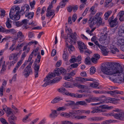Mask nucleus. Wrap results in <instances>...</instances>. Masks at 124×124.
<instances>
[{"label":"nucleus","instance_id":"f257e3e1","mask_svg":"<svg viewBox=\"0 0 124 124\" xmlns=\"http://www.w3.org/2000/svg\"><path fill=\"white\" fill-rule=\"evenodd\" d=\"M119 64L116 63H106L102 64L101 70L104 74L107 75L116 74L118 75L122 74L121 67L118 68L114 66V65Z\"/></svg>","mask_w":124,"mask_h":124},{"label":"nucleus","instance_id":"f03ea898","mask_svg":"<svg viewBox=\"0 0 124 124\" xmlns=\"http://www.w3.org/2000/svg\"><path fill=\"white\" fill-rule=\"evenodd\" d=\"M59 69H58L55 70L54 73H49L45 78L44 81L45 83L42 85L43 87H45L47 85L51 84L57 83L62 78L61 77H59L52 79L56 75L58 76L60 74Z\"/></svg>","mask_w":124,"mask_h":124},{"label":"nucleus","instance_id":"7ed1b4c3","mask_svg":"<svg viewBox=\"0 0 124 124\" xmlns=\"http://www.w3.org/2000/svg\"><path fill=\"white\" fill-rule=\"evenodd\" d=\"M102 14L101 12H98L96 14L93 18H90L88 21V22L89 23L91 27H92V26L96 24L97 20L101 18L100 17V16Z\"/></svg>","mask_w":124,"mask_h":124},{"label":"nucleus","instance_id":"20e7f679","mask_svg":"<svg viewBox=\"0 0 124 124\" xmlns=\"http://www.w3.org/2000/svg\"><path fill=\"white\" fill-rule=\"evenodd\" d=\"M114 16H112L111 17H110L108 20L110 27H113L115 26H117L118 25V22L117 21V19L116 18L114 20Z\"/></svg>","mask_w":124,"mask_h":124},{"label":"nucleus","instance_id":"39448f33","mask_svg":"<svg viewBox=\"0 0 124 124\" xmlns=\"http://www.w3.org/2000/svg\"><path fill=\"white\" fill-rule=\"evenodd\" d=\"M69 35L68 40L69 43L72 45L75 44L76 42L77 38L75 34L73 33L68 34Z\"/></svg>","mask_w":124,"mask_h":124},{"label":"nucleus","instance_id":"423d86ee","mask_svg":"<svg viewBox=\"0 0 124 124\" xmlns=\"http://www.w3.org/2000/svg\"><path fill=\"white\" fill-rule=\"evenodd\" d=\"M120 99H115L114 98H105L102 101L103 103H112L113 104H116L117 103L118 101H120Z\"/></svg>","mask_w":124,"mask_h":124},{"label":"nucleus","instance_id":"0eeeda50","mask_svg":"<svg viewBox=\"0 0 124 124\" xmlns=\"http://www.w3.org/2000/svg\"><path fill=\"white\" fill-rule=\"evenodd\" d=\"M66 95L67 96H70L71 97H75L77 98H82L83 96H89V95L79 94L78 93H69L67 92Z\"/></svg>","mask_w":124,"mask_h":124},{"label":"nucleus","instance_id":"6e6552de","mask_svg":"<svg viewBox=\"0 0 124 124\" xmlns=\"http://www.w3.org/2000/svg\"><path fill=\"white\" fill-rule=\"evenodd\" d=\"M115 118L120 120H124V112L121 111L115 113Z\"/></svg>","mask_w":124,"mask_h":124},{"label":"nucleus","instance_id":"1a4fd4ad","mask_svg":"<svg viewBox=\"0 0 124 124\" xmlns=\"http://www.w3.org/2000/svg\"><path fill=\"white\" fill-rule=\"evenodd\" d=\"M30 9L29 6H28L26 9L25 11V17H27L28 19H30L33 18L34 15V13L33 12H29Z\"/></svg>","mask_w":124,"mask_h":124},{"label":"nucleus","instance_id":"9d476101","mask_svg":"<svg viewBox=\"0 0 124 124\" xmlns=\"http://www.w3.org/2000/svg\"><path fill=\"white\" fill-rule=\"evenodd\" d=\"M121 69L122 70V74H119V75H116V74H109L108 75H109V76H108L109 79L110 80H111L112 81H113L114 82H117V80L116 79H115L114 78V77L115 76H119L122 75L124 74V67L123 68L121 67Z\"/></svg>","mask_w":124,"mask_h":124},{"label":"nucleus","instance_id":"9b49d317","mask_svg":"<svg viewBox=\"0 0 124 124\" xmlns=\"http://www.w3.org/2000/svg\"><path fill=\"white\" fill-rule=\"evenodd\" d=\"M78 44V48L81 53L84 52V49H86V47L85 44L80 41H77Z\"/></svg>","mask_w":124,"mask_h":124},{"label":"nucleus","instance_id":"f8f14e48","mask_svg":"<svg viewBox=\"0 0 124 124\" xmlns=\"http://www.w3.org/2000/svg\"><path fill=\"white\" fill-rule=\"evenodd\" d=\"M32 71L31 68L27 66L24 70L23 74L25 77H27L29 76Z\"/></svg>","mask_w":124,"mask_h":124},{"label":"nucleus","instance_id":"ddd939ff","mask_svg":"<svg viewBox=\"0 0 124 124\" xmlns=\"http://www.w3.org/2000/svg\"><path fill=\"white\" fill-rule=\"evenodd\" d=\"M75 113L74 112H70L69 114L66 112H62L60 114V116L62 117L65 118H69L71 116H74V114Z\"/></svg>","mask_w":124,"mask_h":124},{"label":"nucleus","instance_id":"4468645a","mask_svg":"<svg viewBox=\"0 0 124 124\" xmlns=\"http://www.w3.org/2000/svg\"><path fill=\"white\" fill-rule=\"evenodd\" d=\"M37 63H38V62L35 61L33 66H34V69L35 72V78L37 77L38 76V71L39 70V66L37 64Z\"/></svg>","mask_w":124,"mask_h":124},{"label":"nucleus","instance_id":"2eb2a0df","mask_svg":"<svg viewBox=\"0 0 124 124\" xmlns=\"http://www.w3.org/2000/svg\"><path fill=\"white\" fill-rule=\"evenodd\" d=\"M108 93L110 94V95L113 96H115L116 94H123V92L121 91H118L117 90H114L113 91H110L107 92Z\"/></svg>","mask_w":124,"mask_h":124},{"label":"nucleus","instance_id":"dca6fc26","mask_svg":"<svg viewBox=\"0 0 124 124\" xmlns=\"http://www.w3.org/2000/svg\"><path fill=\"white\" fill-rule=\"evenodd\" d=\"M119 36L124 37V26L120 27L118 31Z\"/></svg>","mask_w":124,"mask_h":124},{"label":"nucleus","instance_id":"f3484780","mask_svg":"<svg viewBox=\"0 0 124 124\" xmlns=\"http://www.w3.org/2000/svg\"><path fill=\"white\" fill-rule=\"evenodd\" d=\"M46 17L50 18L53 15L52 18H53L54 16L55 15V10H46Z\"/></svg>","mask_w":124,"mask_h":124},{"label":"nucleus","instance_id":"a211bd4d","mask_svg":"<svg viewBox=\"0 0 124 124\" xmlns=\"http://www.w3.org/2000/svg\"><path fill=\"white\" fill-rule=\"evenodd\" d=\"M17 38H16V40H17L19 39L20 41V42L23 40L24 36L21 31L18 32L17 33Z\"/></svg>","mask_w":124,"mask_h":124},{"label":"nucleus","instance_id":"6ab92c4d","mask_svg":"<svg viewBox=\"0 0 124 124\" xmlns=\"http://www.w3.org/2000/svg\"><path fill=\"white\" fill-rule=\"evenodd\" d=\"M18 14V12L17 11L15 15L12 16L11 17H10L11 19L14 21L18 20L20 18V16Z\"/></svg>","mask_w":124,"mask_h":124},{"label":"nucleus","instance_id":"aec40b11","mask_svg":"<svg viewBox=\"0 0 124 124\" xmlns=\"http://www.w3.org/2000/svg\"><path fill=\"white\" fill-rule=\"evenodd\" d=\"M100 48L101 50L102 54L103 55H108L109 51H108V49L106 47L101 46Z\"/></svg>","mask_w":124,"mask_h":124},{"label":"nucleus","instance_id":"412c9836","mask_svg":"<svg viewBox=\"0 0 124 124\" xmlns=\"http://www.w3.org/2000/svg\"><path fill=\"white\" fill-rule=\"evenodd\" d=\"M57 116V112L56 110H52L51 113L49 115L50 117L52 118H54L56 117Z\"/></svg>","mask_w":124,"mask_h":124},{"label":"nucleus","instance_id":"4be33fe9","mask_svg":"<svg viewBox=\"0 0 124 124\" xmlns=\"http://www.w3.org/2000/svg\"><path fill=\"white\" fill-rule=\"evenodd\" d=\"M18 54L19 53H15L10 54L9 57V59L17 60V56Z\"/></svg>","mask_w":124,"mask_h":124},{"label":"nucleus","instance_id":"5701e85b","mask_svg":"<svg viewBox=\"0 0 124 124\" xmlns=\"http://www.w3.org/2000/svg\"><path fill=\"white\" fill-rule=\"evenodd\" d=\"M107 38V36L106 35L104 34L103 35L101 36L99 39L100 43L102 44H104L105 43V41Z\"/></svg>","mask_w":124,"mask_h":124},{"label":"nucleus","instance_id":"b1692460","mask_svg":"<svg viewBox=\"0 0 124 124\" xmlns=\"http://www.w3.org/2000/svg\"><path fill=\"white\" fill-rule=\"evenodd\" d=\"M93 110L91 111V113H101L104 112V111L102 109L98 108V107H95L93 108H92Z\"/></svg>","mask_w":124,"mask_h":124},{"label":"nucleus","instance_id":"393cba45","mask_svg":"<svg viewBox=\"0 0 124 124\" xmlns=\"http://www.w3.org/2000/svg\"><path fill=\"white\" fill-rule=\"evenodd\" d=\"M112 0H106L105 2V7H111L113 5V3H111Z\"/></svg>","mask_w":124,"mask_h":124},{"label":"nucleus","instance_id":"a878e982","mask_svg":"<svg viewBox=\"0 0 124 124\" xmlns=\"http://www.w3.org/2000/svg\"><path fill=\"white\" fill-rule=\"evenodd\" d=\"M87 105V104L84 101H77L75 103V105H83L86 106Z\"/></svg>","mask_w":124,"mask_h":124},{"label":"nucleus","instance_id":"bb28decb","mask_svg":"<svg viewBox=\"0 0 124 124\" xmlns=\"http://www.w3.org/2000/svg\"><path fill=\"white\" fill-rule=\"evenodd\" d=\"M117 44L119 46L124 45V39L123 38H118L117 39Z\"/></svg>","mask_w":124,"mask_h":124},{"label":"nucleus","instance_id":"cd10ccee","mask_svg":"<svg viewBox=\"0 0 124 124\" xmlns=\"http://www.w3.org/2000/svg\"><path fill=\"white\" fill-rule=\"evenodd\" d=\"M60 93H62L64 95H66L67 92V91L66 90L65 88L63 87L60 88L57 90Z\"/></svg>","mask_w":124,"mask_h":124},{"label":"nucleus","instance_id":"c85d7f7f","mask_svg":"<svg viewBox=\"0 0 124 124\" xmlns=\"http://www.w3.org/2000/svg\"><path fill=\"white\" fill-rule=\"evenodd\" d=\"M63 100V98L60 97H57L55 98L51 101L52 103H55L58 102L59 101Z\"/></svg>","mask_w":124,"mask_h":124},{"label":"nucleus","instance_id":"c756f323","mask_svg":"<svg viewBox=\"0 0 124 124\" xmlns=\"http://www.w3.org/2000/svg\"><path fill=\"white\" fill-rule=\"evenodd\" d=\"M28 6H29L28 5H26L24 6H22L21 8V9L20 10V14L22 15H23L25 13V11L26 9Z\"/></svg>","mask_w":124,"mask_h":124},{"label":"nucleus","instance_id":"7c9ffc66","mask_svg":"<svg viewBox=\"0 0 124 124\" xmlns=\"http://www.w3.org/2000/svg\"><path fill=\"white\" fill-rule=\"evenodd\" d=\"M63 58L65 61H67L68 58V55L66 50H64L63 55Z\"/></svg>","mask_w":124,"mask_h":124},{"label":"nucleus","instance_id":"2f4dec72","mask_svg":"<svg viewBox=\"0 0 124 124\" xmlns=\"http://www.w3.org/2000/svg\"><path fill=\"white\" fill-rule=\"evenodd\" d=\"M7 82L6 81H4L2 83V85L1 86L0 89V95L2 96L3 95V85H6Z\"/></svg>","mask_w":124,"mask_h":124},{"label":"nucleus","instance_id":"473e14b6","mask_svg":"<svg viewBox=\"0 0 124 124\" xmlns=\"http://www.w3.org/2000/svg\"><path fill=\"white\" fill-rule=\"evenodd\" d=\"M11 23V21L9 18H7V21L6 24L7 27L8 28H10L12 27L10 23Z\"/></svg>","mask_w":124,"mask_h":124},{"label":"nucleus","instance_id":"72a5a7b5","mask_svg":"<svg viewBox=\"0 0 124 124\" xmlns=\"http://www.w3.org/2000/svg\"><path fill=\"white\" fill-rule=\"evenodd\" d=\"M39 48L38 47H37L35 50H33L31 52L32 54H34L35 56L37 55L38 58H39Z\"/></svg>","mask_w":124,"mask_h":124},{"label":"nucleus","instance_id":"f704fd0d","mask_svg":"<svg viewBox=\"0 0 124 124\" xmlns=\"http://www.w3.org/2000/svg\"><path fill=\"white\" fill-rule=\"evenodd\" d=\"M112 11H108L106 12L104 14L105 19L106 20L108 19L109 15L112 13Z\"/></svg>","mask_w":124,"mask_h":124},{"label":"nucleus","instance_id":"c9c22d12","mask_svg":"<svg viewBox=\"0 0 124 124\" xmlns=\"http://www.w3.org/2000/svg\"><path fill=\"white\" fill-rule=\"evenodd\" d=\"M68 103L66 104V105L67 106H72L74 105H75V103L74 101H67Z\"/></svg>","mask_w":124,"mask_h":124},{"label":"nucleus","instance_id":"e433bc0d","mask_svg":"<svg viewBox=\"0 0 124 124\" xmlns=\"http://www.w3.org/2000/svg\"><path fill=\"white\" fill-rule=\"evenodd\" d=\"M91 60L90 57L88 56L85 58V63L87 65H89L91 63Z\"/></svg>","mask_w":124,"mask_h":124},{"label":"nucleus","instance_id":"4c0bfd02","mask_svg":"<svg viewBox=\"0 0 124 124\" xmlns=\"http://www.w3.org/2000/svg\"><path fill=\"white\" fill-rule=\"evenodd\" d=\"M63 78L64 79L67 81H70L72 80V78L71 77V76H70V74L69 73L65 76Z\"/></svg>","mask_w":124,"mask_h":124},{"label":"nucleus","instance_id":"58836bf2","mask_svg":"<svg viewBox=\"0 0 124 124\" xmlns=\"http://www.w3.org/2000/svg\"><path fill=\"white\" fill-rule=\"evenodd\" d=\"M16 9L15 8H12L10 10V11L9 13V16L11 17L12 16H13L15 15V14L16 13Z\"/></svg>","mask_w":124,"mask_h":124},{"label":"nucleus","instance_id":"ea45409f","mask_svg":"<svg viewBox=\"0 0 124 124\" xmlns=\"http://www.w3.org/2000/svg\"><path fill=\"white\" fill-rule=\"evenodd\" d=\"M119 51V50L117 49L116 47H113L110 48V52L113 54H116V52H118Z\"/></svg>","mask_w":124,"mask_h":124},{"label":"nucleus","instance_id":"a19ab883","mask_svg":"<svg viewBox=\"0 0 124 124\" xmlns=\"http://www.w3.org/2000/svg\"><path fill=\"white\" fill-rule=\"evenodd\" d=\"M5 32L7 33H10L13 34L15 33L16 32V31L14 29H12L8 30H5Z\"/></svg>","mask_w":124,"mask_h":124},{"label":"nucleus","instance_id":"79ce46f5","mask_svg":"<svg viewBox=\"0 0 124 124\" xmlns=\"http://www.w3.org/2000/svg\"><path fill=\"white\" fill-rule=\"evenodd\" d=\"M68 1V0H62V1L60 3V6L61 8L64 7L66 4V2Z\"/></svg>","mask_w":124,"mask_h":124},{"label":"nucleus","instance_id":"37998d69","mask_svg":"<svg viewBox=\"0 0 124 124\" xmlns=\"http://www.w3.org/2000/svg\"><path fill=\"white\" fill-rule=\"evenodd\" d=\"M73 116L75 117V118L76 119H85L86 118V116H75V115H74V116Z\"/></svg>","mask_w":124,"mask_h":124},{"label":"nucleus","instance_id":"c03bdc74","mask_svg":"<svg viewBox=\"0 0 124 124\" xmlns=\"http://www.w3.org/2000/svg\"><path fill=\"white\" fill-rule=\"evenodd\" d=\"M63 86L66 88H73V86L72 85H70L68 82H65L63 84Z\"/></svg>","mask_w":124,"mask_h":124},{"label":"nucleus","instance_id":"a18cd8bd","mask_svg":"<svg viewBox=\"0 0 124 124\" xmlns=\"http://www.w3.org/2000/svg\"><path fill=\"white\" fill-rule=\"evenodd\" d=\"M96 70L95 68L94 67H91L90 69V74L91 75L93 74L95 72Z\"/></svg>","mask_w":124,"mask_h":124},{"label":"nucleus","instance_id":"49530a36","mask_svg":"<svg viewBox=\"0 0 124 124\" xmlns=\"http://www.w3.org/2000/svg\"><path fill=\"white\" fill-rule=\"evenodd\" d=\"M99 85V84L97 82L93 83H92L90 84V85L91 87L93 88H96Z\"/></svg>","mask_w":124,"mask_h":124},{"label":"nucleus","instance_id":"de8ad7c7","mask_svg":"<svg viewBox=\"0 0 124 124\" xmlns=\"http://www.w3.org/2000/svg\"><path fill=\"white\" fill-rule=\"evenodd\" d=\"M102 19L101 18L96 20V23L98 26H100V25H103V23H102Z\"/></svg>","mask_w":124,"mask_h":124},{"label":"nucleus","instance_id":"09e8293b","mask_svg":"<svg viewBox=\"0 0 124 124\" xmlns=\"http://www.w3.org/2000/svg\"><path fill=\"white\" fill-rule=\"evenodd\" d=\"M9 121L10 120L11 121H16L17 120L16 117L14 115H12L10 116L9 117Z\"/></svg>","mask_w":124,"mask_h":124},{"label":"nucleus","instance_id":"8fccbe9b","mask_svg":"<svg viewBox=\"0 0 124 124\" xmlns=\"http://www.w3.org/2000/svg\"><path fill=\"white\" fill-rule=\"evenodd\" d=\"M115 113H105L103 114L104 116H113L114 118H115Z\"/></svg>","mask_w":124,"mask_h":124},{"label":"nucleus","instance_id":"3c124183","mask_svg":"<svg viewBox=\"0 0 124 124\" xmlns=\"http://www.w3.org/2000/svg\"><path fill=\"white\" fill-rule=\"evenodd\" d=\"M62 124H72V123L71 121L67 120H64L61 122Z\"/></svg>","mask_w":124,"mask_h":124},{"label":"nucleus","instance_id":"603ef678","mask_svg":"<svg viewBox=\"0 0 124 124\" xmlns=\"http://www.w3.org/2000/svg\"><path fill=\"white\" fill-rule=\"evenodd\" d=\"M59 69L60 73H61L62 75H64L66 73V70L63 68H61Z\"/></svg>","mask_w":124,"mask_h":124},{"label":"nucleus","instance_id":"864d4df0","mask_svg":"<svg viewBox=\"0 0 124 124\" xmlns=\"http://www.w3.org/2000/svg\"><path fill=\"white\" fill-rule=\"evenodd\" d=\"M66 109V108L64 106L59 107L57 108L56 109L57 111H64Z\"/></svg>","mask_w":124,"mask_h":124},{"label":"nucleus","instance_id":"5fc2aeb1","mask_svg":"<svg viewBox=\"0 0 124 124\" xmlns=\"http://www.w3.org/2000/svg\"><path fill=\"white\" fill-rule=\"evenodd\" d=\"M28 118L26 116L23 118L22 119V121L24 123H26L29 122L30 120L28 119Z\"/></svg>","mask_w":124,"mask_h":124},{"label":"nucleus","instance_id":"6e6d98bb","mask_svg":"<svg viewBox=\"0 0 124 124\" xmlns=\"http://www.w3.org/2000/svg\"><path fill=\"white\" fill-rule=\"evenodd\" d=\"M6 67L5 65V62L4 61L2 65V68L1 71V72H2V71H4L6 69Z\"/></svg>","mask_w":124,"mask_h":124},{"label":"nucleus","instance_id":"4d7b16f0","mask_svg":"<svg viewBox=\"0 0 124 124\" xmlns=\"http://www.w3.org/2000/svg\"><path fill=\"white\" fill-rule=\"evenodd\" d=\"M5 112L9 115H11L12 114V112L11 111V109L10 108H8Z\"/></svg>","mask_w":124,"mask_h":124},{"label":"nucleus","instance_id":"13d9d810","mask_svg":"<svg viewBox=\"0 0 124 124\" xmlns=\"http://www.w3.org/2000/svg\"><path fill=\"white\" fill-rule=\"evenodd\" d=\"M78 87L80 88H84L85 89H87L88 88V87L87 86L81 85H79V86H78Z\"/></svg>","mask_w":124,"mask_h":124},{"label":"nucleus","instance_id":"bf43d9fd","mask_svg":"<svg viewBox=\"0 0 124 124\" xmlns=\"http://www.w3.org/2000/svg\"><path fill=\"white\" fill-rule=\"evenodd\" d=\"M91 60L92 62L94 64H96L98 62L97 59H96L93 57L91 58Z\"/></svg>","mask_w":124,"mask_h":124},{"label":"nucleus","instance_id":"052dcab7","mask_svg":"<svg viewBox=\"0 0 124 124\" xmlns=\"http://www.w3.org/2000/svg\"><path fill=\"white\" fill-rule=\"evenodd\" d=\"M27 54H26V52H23L22 55V57H21V59L23 60L24 58L26 56Z\"/></svg>","mask_w":124,"mask_h":124},{"label":"nucleus","instance_id":"680f3d73","mask_svg":"<svg viewBox=\"0 0 124 124\" xmlns=\"http://www.w3.org/2000/svg\"><path fill=\"white\" fill-rule=\"evenodd\" d=\"M0 120L3 124H8L6 120L3 118H1L0 119Z\"/></svg>","mask_w":124,"mask_h":124},{"label":"nucleus","instance_id":"e2e57ef3","mask_svg":"<svg viewBox=\"0 0 124 124\" xmlns=\"http://www.w3.org/2000/svg\"><path fill=\"white\" fill-rule=\"evenodd\" d=\"M38 43V42L36 41H31L29 42L28 44L30 45H31L32 44L35 45L37 44Z\"/></svg>","mask_w":124,"mask_h":124},{"label":"nucleus","instance_id":"0e129e2a","mask_svg":"<svg viewBox=\"0 0 124 124\" xmlns=\"http://www.w3.org/2000/svg\"><path fill=\"white\" fill-rule=\"evenodd\" d=\"M62 64V61L60 60L57 61L56 64L55 66L56 67H58L60 66Z\"/></svg>","mask_w":124,"mask_h":124},{"label":"nucleus","instance_id":"69168bd1","mask_svg":"<svg viewBox=\"0 0 124 124\" xmlns=\"http://www.w3.org/2000/svg\"><path fill=\"white\" fill-rule=\"evenodd\" d=\"M93 57L98 60L100 58V55L97 54H94L93 56Z\"/></svg>","mask_w":124,"mask_h":124},{"label":"nucleus","instance_id":"338daca9","mask_svg":"<svg viewBox=\"0 0 124 124\" xmlns=\"http://www.w3.org/2000/svg\"><path fill=\"white\" fill-rule=\"evenodd\" d=\"M34 34L32 32H29L28 33V36L29 38H32L34 37Z\"/></svg>","mask_w":124,"mask_h":124},{"label":"nucleus","instance_id":"774afa93","mask_svg":"<svg viewBox=\"0 0 124 124\" xmlns=\"http://www.w3.org/2000/svg\"><path fill=\"white\" fill-rule=\"evenodd\" d=\"M28 20L26 19H24L21 22L22 25L24 24L26 25L27 23Z\"/></svg>","mask_w":124,"mask_h":124}]
</instances>
